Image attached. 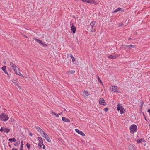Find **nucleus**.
<instances>
[{"instance_id":"obj_1","label":"nucleus","mask_w":150,"mask_h":150,"mask_svg":"<svg viewBox=\"0 0 150 150\" xmlns=\"http://www.w3.org/2000/svg\"><path fill=\"white\" fill-rule=\"evenodd\" d=\"M9 117L7 115L3 112L0 115V121L6 122L8 119Z\"/></svg>"},{"instance_id":"obj_2","label":"nucleus","mask_w":150,"mask_h":150,"mask_svg":"<svg viewBox=\"0 0 150 150\" xmlns=\"http://www.w3.org/2000/svg\"><path fill=\"white\" fill-rule=\"evenodd\" d=\"M137 127L135 124H132L129 127L130 132L131 134H134L137 131Z\"/></svg>"},{"instance_id":"obj_3","label":"nucleus","mask_w":150,"mask_h":150,"mask_svg":"<svg viewBox=\"0 0 150 150\" xmlns=\"http://www.w3.org/2000/svg\"><path fill=\"white\" fill-rule=\"evenodd\" d=\"M96 21H93L90 23V25L91 26L92 29L91 31L92 32H95L96 30V28L95 27V25L96 24Z\"/></svg>"},{"instance_id":"obj_4","label":"nucleus","mask_w":150,"mask_h":150,"mask_svg":"<svg viewBox=\"0 0 150 150\" xmlns=\"http://www.w3.org/2000/svg\"><path fill=\"white\" fill-rule=\"evenodd\" d=\"M42 137L44 138L46 140L49 142H51V140L49 137L44 132L42 134Z\"/></svg>"},{"instance_id":"obj_5","label":"nucleus","mask_w":150,"mask_h":150,"mask_svg":"<svg viewBox=\"0 0 150 150\" xmlns=\"http://www.w3.org/2000/svg\"><path fill=\"white\" fill-rule=\"evenodd\" d=\"M13 70L14 71L16 75L20 76L23 77V75L20 72V70L17 67H16V68H15Z\"/></svg>"},{"instance_id":"obj_6","label":"nucleus","mask_w":150,"mask_h":150,"mask_svg":"<svg viewBox=\"0 0 150 150\" xmlns=\"http://www.w3.org/2000/svg\"><path fill=\"white\" fill-rule=\"evenodd\" d=\"M34 39L39 44L41 45L43 47H45L47 46V45L46 44L44 43L41 40L35 38H34Z\"/></svg>"},{"instance_id":"obj_7","label":"nucleus","mask_w":150,"mask_h":150,"mask_svg":"<svg viewBox=\"0 0 150 150\" xmlns=\"http://www.w3.org/2000/svg\"><path fill=\"white\" fill-rule=\"evenodd\" d=\"M99 103L100 104L106 105V103L105 102L104 99L103 98H100L99 100Z\"/></svg>"},{"instance_id":"obj_8","label":"nucleus","mask_w":150,"mask_h":150,"mask_svg":"<svg viewBox=\"0 0 150 150\" xmlns=\"http://www.w3.org/2000/svg\"><path fill=\"white\" fill-rule=\"evenodd\" d=\"M75 131L76 132L82 136H85L84 133L82 131H80L77 129H76Z\"/></svg>"},{"instance_id":"obj_9","label":"nucleus","mask_w":150,"mask_h":150,"mask_svg":"<svg viewBox=\"0 0 150 150\" xmlns=\"http://www.w3.org/2000/svg\"><path fill=\"white\" fill-rule=\"evenodd\" d=\"M73 23H70V25H71V29L73 33H75L76 32V27L73 25Z\"/></svg>"},{"instance_id":"obj_10","label":"nucleus","mask_w":150,"mask_h":150,"mask_svg":"<svg viewBox=\"0 0 150 150\" xmlns=\"http://www.w3.org/2000/svg\"><path fill=\"white\" fill-rule=\"evenodd\" d=\"M1 69L8 76H9V74L7 71L6 67V66H3L1 68Z\"/></svg>"},{"instance_id":"obj_11","label":"nucleus","mask_w":150,"mask_h":150,"mask_svg":"<svg viewBox=\"0 0 150 150\" xmlns=\"http://www.w3.org/2000/svg\"><path fill=\"white\" fill-rule=\"evenodd\" d=\"M83 1L88 3L94 4L95 1L94 0H82Z\"/></svg>"},{"instance_id":"obj_12","label":"nucleus","mask_w":150,"mask_h":150,"mask_svg":"<svg viewBox=\"0 0 150 150\" xmlns=\"http://www.w3.org/2000/svg\"><path fill=\"white\" fill-rule=\"evenodd\" d=\"M90 95V93L87 90H84L83 92V96L86 97Z\"/></svg>"},{"instance_id":"obj_13","label":"nucleus","mask_w":150,"mask_h":150,"mask_svg":"<svg viewBox=\"0 0 150 150\" xmlns=\"http://www.w3.org/2000/svg\"><path fill=\"white\" fill-rule=\"evenodd\" d=\"M36 129L40 133V134L42 135V134L44 132L39 127H36Z\"/></svg>"},{"instance_id":"obj_14","label":"nucleus","mask_w":150,"mask_h":150,"mask_svg":"<svg viewBox=\"0 0 150 150\" xmlns=\"http://www.w3.org/2000/svg\"><path fill=\"white\" fill-rule=\"evenodd\" d=\"M62 120L63 121L67 122H70V120L64 117L62 118Z\"/></svg>"},{"instance_id":"obj_15","label":"nucleus","mask_w":150,"mask_h":150,"mask_svg":"<svg viewBox=\"0 0 150 150\" xmlns=\"http://www.w3.org/2000/svg\"><path fill=\"white\" fill-rule=\"evenodd\" d=\"M10 131V129L9 128H6L4 127V128L3 132L6 133H8Z\"/></svg>"},{"instance_id":"obj_16","label":"nucleus","mask_w":150,"mask_h":150,"mask_svg":"<svg viewBox=\"0 0 150 150\" xmlns=\"http://www.w3.org/2000/svg\"><path fill=\"white\" fill-rule=\"evenodd\" d=\"M112 90L113 91L115 92H118L117 91V87L115 86H112Z\"/></svg>"},{"instance_id":"obj_17","label":"nucleus","mask_w":150,"mask_h":150,"mask_svg":"<svg viewBox=\"0 0 150 150\" xmlns=\"http://www.w3.org/2000/svg\"><path fill=\"white\" fill-rule=\"evenodd\" d=\"M145 141V140L143 138H141L140 139H138L137 140V143H142L143 142H144Z\"/></svg>"},{"instance_id":"obj_18","label":"nucleus","mask_w":150,"mask_h":150,"mask_svg":"<svg viewBox=\"0 0 150 150\" xmlns=\"http://www.w3.org/2000/svg\"><path fill=\"white\" fill-rule=\"evenodd\" d=\"M125 110L124 107L123 106H120V113L121 114L124 113V111Z\"/></svg>"},{"instance_id":"obj_19","label":"nucleus","mask_w":150,"mask_h":150,"mask_svg":"<svg viewBox=\"0 0 150 150\" xmlns=\"http://www.w3.org/2000/svg\"><path fill=\"white\" fill-rule=\"evenodd\" d=\"M118 56L115 55H110L108 56V58L110 59H115Z\"/></svg>"},{"instance_id":"obj_20","label":"nucleus","mask_w":150,"mask_h":150,"mask_svg":"<svg viewBox=\"0 0 150 150\" xmlns=\"http://www.w3.org/2000/svg\"><path fill=\"white\" fill-rule=\"evenodd\" d=\"M129 150H134V147L132 144H130L129 147Z\"/></svg>"},{"instance_id":"obj_21","label":"nucleus","mask_w":150,"mask_h":150,"mask_svg":"<svg viewBox=\"0 0 150 150\" xmlns=\"http://www.w3.org/2000/svg\"><path fill=\"white\" fill-rule=\"evenodd\" d=\"M10 66L13 69H14L15 68H16V67H17V66L15 65L13 62H10Z\"/></svg>"},{"instance_id":"obj_22","label":"nucleus","mask_w":150,"mask_h":150,"mask_svg":"<svg viewBox=\"0 0 150 150\" xmlns=\"http://www.w3.org/2000/svg\"><path fill=\"white\" fill-rule=\"evenodd\" d=\"M38 141L40 142V143H41V144H43V139L42 138L40 137H38Z\"/></svg>"},{"instance_id":"obj_23","label":"nucleus","mask_w":150,"mask_h":150,"mask_svg":"<svg viewBox=\"0 0 150 150\" xmlns=\"http://www.w3.org/2000/svg\"><path fill=\"white\" fill-rule=\"evenodd\" d=\"M23 141H21V147L19 149L20 150H23Z\"/></svg>"},{"instance_id":"obj_24","label":"nucleus","mask_w":150,"mask_h":150,"mask_svg":"<svg viewBox=\"0 0 150 150\" xmlns=\"http://www.w3.org/2000/svg\"><path fill=\"white\" fill-rule=\"evenodd\" d=\"M51 112L52 115H55L56 117H59V114H57V113H55L53 111H52Z\"/></svg>"},{"instance_id":"obj_25","label":"nucleus","mask_w":150,"mask_h":150,"mask_svg":"<svg viewBox=\"0 0 150 150\" xmlns=\"http://www.w3.org/2000/svg\"><path fill=\"white\" fill-rule=\"evenodd\" d=\"M120 106H122L121 104L120 103H118L117 106V110L118 111H119L120 110Z\"/></svg>"},{"instance_id":"obj_26","label":"nucleus","mask_w":150,"mask_h":150,"mask_svg":"<svg viewBox=\"0 0 150 150\" xmlns=\"http://www.w3.org/2000/svg\"><path fill=\"white\" fill-rule=\"evenodd\" d=\"M126 47H128L129 48H134L135 47V45H130L126 46Z\"/></svg>"},{"instance_id":"obj_27","label":"nucleus","mask_w":150,"mask_h":150,"mask_svg":"<svg viewBox=\"0 0 150 150\" xmlns=\"http://www.w3.org/2000/svg\"><path fill=\"white\" fill-rule=\"evenodd\" d=\"M9 141H11H11H12L13 142H16V140L14 138H10L9 139Z\"/></svg>"},{"instance_id":"obj_28","label":"nucleus","mask_w":150,"mask_h":150,"mask_svg":"<svg viewBox=\"0 0 150 150\" xmlns=\"http://www.w3.org/2000/svg\"><path fill=\"white\" fill-rule=\"evenodd\" d=\"M121 9V8L120 7H119L115 9L113 12V13L117 12L118 11H119Z\"/></svg>"},{"instance_id":"obj_29","label":"nucleus","mask_w":150,"mask_h":150,"mask_svg":"<svg viewBox=\"0 0 150 150\" xmlns=\"http://www.w3.org/2000/svg\"><path fill=\"white\" fill-rule=\"evenodd\" d=\"M70 57L72 59V61L73 62H74L75 61V59L73 55L71 54H70Z\"/></svg>"},{"instance_id":"obj_30","label":"nucleus","mask_w":150,"mask_h":150,"mask_svg":"<svg viewBox=\"0 0 150 150\" xmlns=\"http://www.w3.org/2000/svg\"><path fill=\"white\" fill-rule=\"evenodd\" d=\"M42 145L41 143H39L38 144V147L39 149H41L42 148Z\"/></svg>"},{"instance_id":"obj_31","label":"nucleus","mask_w":150,"mask_h":150,"mask_svg":"<svg viewBox=\"0 0 150 150\" xmlns=\"http://www.w3.org/2000/svg\"><path fill=\"white\" fill-rule=\"evenodd\" d=\"M14 84L18 87L19 88H20V86L18 85V82H13Z\"/></svg>"},{"instance_id":"obj_32","label":"nucleus","mask_w":150,"mask_h":150,"mask_svg":"<svg viewBox=\"0 0 150 150\" xmlns=\"http://www.w3.org/2000/svg\"><path fill=\"white\" fill-rule=\"evenodd\" d=\"M26 146H27V148L28 149H29L30 147V144L29 143H27L26 144Z\"/></svg>"},{"instance_id":"obj_33","label":"nucleus","mask_w":150,"mask_h":150,"mask_svg":"<svg viewBox=\"0 0 150 150\" xmlns=\"http://www.w3.org/2000/svg\"><path fill=\"white\" fill-rule=\"evenodd\" d=\"M4 127H2L0 129V131L1 132H3L4 131Z\"/></svg>"},{"instance_id":"obj_34","label":"nucleus","mask_w":150,"mask_h":150,"mask_svg":"<svg viewBox=\"0 0 150 150\" xmlns=\"http://www.w3.org/2000/svg\"><path fill=\"white\" fill-rule=\"evenodd\" d=\"M75 71L74 70H71V71H69V73L70 74H72L75 73Z\"/></svg>"},{"instance_id":"obj_35","label":"nucleus","mask_w":150,"mask_h":150,"mask_svg":"<svg viewBox=\"0 0 150 150\" xmlns=\"http://www.w3.org/2000/svg\"><path fill=\"white\" fill-rule=\"evenodd\" d=\"M98 81L99 82H100V83H103L101 81L100 79L99 78V77L98 76Z\"/></svg>"},{"instance_id":"obj_36","label":"nucleus","mask_w":150,"mask_h":150,"mask_svg":"<svg viewBox=\"0 0 150 150\" xmlns=\"http://www.w3.org/2000/svg\"><path fill=\"white\" fill-rule=\"evenodd\" d=\"M104 110L106 112H107L108 110V108H105L104 109Z\"/></svg>"},{"instance_id":"obj_37","label":"nucleus","mask_w":150,"mask_h":150,"mask_svg":"<svg viewBox=\"0 0 150 150\" xmlns=\"http://www.w3.org/2000/svg\"><path fill=\"white\" fill-rule=\"evenodd\" d=\"M123 25V24L122 23H120L119 24V26H122Z\"/></svg>"},{"instance_id":"obj_38","label":"nucleus","mask_w":150,"mask_h":150,"mask_svg":"<svg viewBox=\"0 0 150 150\" xmlns=\"http://www.w3.org/2000/svg\"><path fill=\"white\" fill-rule=\"evenodd\" d=\"M147 112H149V114L150 115V109H149L147 110Z\"/></svg>"},{"instance_id":"obj_39","label":"nucleus","mask_w":150,"mask_h":150,"mask_svg":"<svg viewBox=\"0 0 150 150\" xmlns=\"http://www.w3.org/2000/svg\"><path fill=\"white\" fill-rule=\"evenodd\" d=\"M43 145V149H45V146L43 144H42Z\"/></svg>"},{"instance_id":"obj_40","label":"nucleus","mask_w":150,"mask_h":150,"mask_svg":"<svg viewBox=\"0 0 150 150\" xmlns=\"http://www.w3.org/2000/svg\"><path fill=\"white\" fill-rule=\"evenodd\" d=\"M18 145V144L17 143H16V144H14V145L15 146H17Z\"/></svg>"},{"instance_id":"obj_41","label":"nucleus","mask_w":150,"mask_h":150,"mask_svg":"<svg viewBox=\"0 0 150 150\" xmlns=\"http://www.w3.org/2000/svg\"><path fill=\"white\" fill-rule=\"evenodd\" d=\"M12 150H18L17 149H15V148H13L12 149Z\"/></svg>"},{"instance_id":"obj_42","label":"nucleus","mask_w":150,"mask_h":150,"mask_svg":"<svg viewBox=\"0 0 150 150\" xmlns=\"http://www.w3.org/2000/svg\"><path fill=\"white\" fill-rule=\"evenodd\" d=\"M62 113H63V112H62L61 113H59L58 114H59V115H60L62 114Z\"/></svg>"},{"instance_id":"obj_43","label":"nucleus","mask_w":150,"mask_h":150,"mask_svg":"<svg viewBox=\"0 0 150 150\" xmlns=\"http://www.w3.org/2000/svg\"><path fill=\"white\" fill-rule=\"evenodd\" d=\"M29 135L30 136H32V134L31 133H30V134H29Z\"/></svg>"},{"instance_id":"obj_44","label":"nucleus","mask_w":150,"mask_h":150,"mask_svg":"<svg viewBox=\"0 0 150 150\" xmlns=\"http://www.w3.org/2000/svg\"><path fill=\"white\" fill-rule=\"evenodd\" d=\"M145 119L146 120H147L146 119V117H145Z\"/></svg>"},{"instance_id":"obj_45","label":"nucleus","mask_w":150,"mask_h":150,"mask_svg":"<svg viewBox=\"0 0 150 150\" xmlns=\"http://www.w3.org/2000/svg\"><path fill=\"white\" fill-rule=\"evenodd\" d=\"M143 115H144V117H145V115H144V114Z\"/></svg>"},{"instance_id":"obj_46","label":"nucleus","mask_w":150,"mask_h":150,"mask_svg":"<svg viewBox=\"0 0 150 150\" xmlns=\"http://www.w3.org/2000/svg\"><path fill=\"white\" fill-rule=\"evenodd\" d=\"M25 37H26V38H27V36H25Z\"/></svg>"},{"instance_id":"obj_47","label":"nucleus","mask_w":150,"mask_h":150,"mask_svg":"<svg viewBox=\"0 0 150 150\" xmlns=\"http://www.w3.org/2000/svg\"><path fill=\"white\" fill-rule=\"evenodd\" d=\"M131 39V38H130L129 40H130Z\"/></svg>"},{"instance_id":"obj_48","label":"nucleus","mask_w":150,"mask_h":150,"mask_svg":"<svg viewBox=\"0 0 150 150\" xmlns=\"http://www.w3.org/2000/svg\"><path fill=\"white\" fill-rule=\"evenodd\" d=\"M65 109H64V111H65Z\"/></svg>"}]
</instances>
